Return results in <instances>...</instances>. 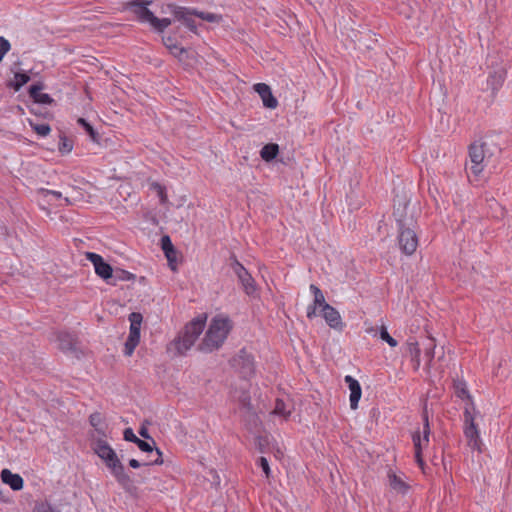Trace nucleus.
<instances>
[{"mask_svg": "<svg viewBox=\"0 0 512 512\" xmlns=\"http://www.w3.org/2000/svg\"><path fill=\"white\" fill-rule=\"evenodd\" d=\"M140 332L129 331V336L125 342L124 353L126 356H131L139 344Z\"/></svg>", "mask_w": 512, "mask_h": 512, "instance_id": "4be33fe9", "label": "nucleus"}, {"mask_svg": "<svg viewBox=\"0 0 512 512\" xmlns=\"http://www.w3.org/2000/svg\"><path fill=\"white\" fill-rule=\"evenodd\" d=\"M124 439L129 442L136 443V441L139 439L133 432L131 428H126L123 433Z\"/></svg>", "mask_w": 512, "mask_h": 512, "instance_id": "37998d69", "label": "nucleus"}, {"mask_svg": "<svg viewBox=\"0 0 512 512\" xmlns=\"http://www.w3.org/2000/svg\"><path fill=\"white\" fill-rule=\"evenodd\" d=\"M171 54H173L175 57H177L180 61L184 60V56L187 54L186 49L183 47H179L178 49H173V51H170Z\"/></svg>", "mask_w": 512, "mask_h": 512, "instance_id": "de8ad7c7", "label": "nucleus"}, {"mask_svg": "<svg viewBox=\"0 0 512 512\" xmlns=\"http://www.w3.org/2000/svg\"><path fill=\"white\" fill-rule=\"evenodd\" d=\"M505 79V73L503 70L495 71L490 74L487 83L491 87L492 91H497L503 84Z\"/></svg>", "mask_w": 512, "mask_h": 512, "instance_id": "393cba45", "label": "nucleus"}, {"mask_svg": "<svg viewBox=\"0 0 512 512\" xmlns=\"http://www.w3.org/2000/svg\"><path fill=\"white\" fill-rule=\"evenodd\" d=\"M129 465H130V467L136 469V468H139L141 466V463L138 460H136V459H131L129 461Z\"/></svg>", "mask_w": 512, "mask_h": 512, "instance_id": "5fc2aeb1", "label": "nucleus"}, {"mask_svg": "<svg viewBox=\"0 0 512 512\" xmlns=\"http://www.w3.org/2000/svg\"><path fill=\"white\" fill-rule=\"evenodd\" d=\"M139 434H140L143 438H145V439H151V437H150V435H149V433H148V430H147V428H145V427H141V428H140V430H139Z\"/></svg>", "mask_w": 512, "mask_h": 512, "instance_id": "603ef678", "label": "nucleus"}, {"mask_svg": "<svg viewBox=\"0 0 512 512\" xmlns=\"http://www.w3.org/2000/svg\"><path fill=\"white\" fill-rule=\"evenodd\" d=\"M254 90L259 94L263 101V105L270 109H275L278 105L277 99L273 96L271 88L265 83H257Z\"/></svg>", "mask_w": 512, "mask_h": 512, "instance_id": "ddd939ff", "label": "nucleus"}, {"mask_svg": "<svg viewBox=\"0 0 512 512\" xmlns=\"http://www.w3.org/2000/svg\"><path fill=\"white\" fill-rule=\"evenodd\" d=\"M478 417H480V412L476 409L474 402L466 403L463 412V433L467 440V445L472 450L481 453L483 443L477 423Z\"/></svg>", "mask_w": 512, "mask_h": 512, "instance_id": "39448f33", "label": "nucleus"}, {"mask_svg": "<svg viewBox=\"0 0 512 512\" xmlns=\"http://www.w3.org/2000/svg\"><path fill=\"white\" fill-rule=\"evenodd\" d=\"M234 362L243 377L249 378L254 374V358L245 349L240 350L238 355L234 358Z\"/></svg>", "mask_w": 512, "mask_h": 512, "instance_id": "9d476101", "label": "nucleus"}, {"mask_svg": "<svg viewBox=\"0 0 512 512\" xmlns=\"http://www.w3.org/2000/svg\"><path fill=\"white\" fill-rule=\"evenodd\" d=\"M172 23L170 18H157L155 15L151 18L150 25L158 32H163Z\"/></svg>", "mask_w": 512, "mask_h": 512, "instance_id": "a878e982", "label": "nucleus"}, {"mask_svg": "<svg viewBox=\"0 0 512 512\" xmlns=\"http://www.w3.org/2000/svg\"><path fill=\"white\" fill-rule=\"evenodd\" d=\"M163 43L169 49V51H173V49H178V45L174 42L173 38L170 36L164 37Z\"/></svg>", "mask_w": 512, "mask_h": 512, "instance_id": "49530a36", "label": "nucleus"}, {"mask_svg": "<svg viewBox=\"0 0 512 512\" xmlns=\"http://www.w3.org/2000/svg\"><path fill=\"white\" fill-rule=\"evenodd\" d=\"M323 317L326 323L332 328L336 330H342L343 322L339 312L329 304L324 305V309H322Z\"/></svg>", "mask_w": 512, "mask_h": 512, "instance_id": "4468645a", "label": "nucleus"}, {"mask_svg": "<svg viewBox=\"0 0 512 512\" xmlns=\"http://www.w3.org/2000/svg\"><path fill=\"white\" fill-rule=\"evenodd\" d=\"M94 451L105 462L117 482L124 489L130 488L132 480L125 472L123 464L111 446L106 441L100 439L94 443Z\"/></svg>", "mask_w": 512, "mask_h": 512, "instance_id": "20e7f679", "label": "nucleus"}, {"mask_svg": "<svg viewBox=\"0 0 512 512\" xmlns=\"http://www.w3.org/2000/svg\"><path fill=\"white\" fill-rule=\"evenodd\" d=\"M115 278L120 281H130L135 279V275L125 270H119L116 272Z\"/></svg>", "mask_w": 512, "mask_h": 512, "instance_id": "4c0bfd02", "label": "nucleus"}, {"mask_svg": "<svg viewBox=\"0 0 512 512\" xmlns=\"http://www.w3.org/2000/svg\"><path fill=\"white\" fill-rule=\"evenodd\" d=\"M77 123L84 128V130L89 134V136L91 137V139L93 141H97V138H98L97 132L84 118H78Z\"/></svg>", "mask_w": 512, "mask_h": 512, "instance_id": "2f4dec72", "label": "nucleus"}, {"mask_svg": "<svg viewBox=\"0 0 512 512\" xmlns=\"http://www.w3.org/2000/svg\"><path fill=\"white\" fill-rule=\"evenodd\" d=\"M344 381L348 385L350 390V407L351 409H356L358 407V402L362 395L361 386L359 382L350 375L345 376Z\"/></svg>", "mask_w": 512, "mask_h": 512, "instance_id": "2eb2a0df", "label": "nucleus"}, {"mask_svg": "<svg viewBox=\"0 0 512 512\" xmlns=\"http://www.w3.org/2000/svg\"><path fill=\"white\" fill-rule=\"evenodd\" d=\"M197 17L201 18L204 21L211 23H219L222 21V16L219 14H214L210 12H195Z\"/></svg>", "mask_w": 512, "mask_h": 512, "instance_id": "c756f323", "label": "nucleus"}, {"mask_svg": "<svg viewBox=\"0 0 512 512\" xmlns=\"http://www.w3.org/2000/svg\"><path fill=\"white\" fill-rule=\"evenodd\" d=\"M63 200L65 202V205H70L71 204L69 198L65 197V198H63Z\"/></svg>", "mask_w": 512, "mask_h": 512, "instance_id": "6e6d98bb", "label": "nucleus"}, {"mask_svg": "<svg viewBox=\"0 0 512 512\" xmlns=\"http://www.w3.org/2000/svg\"><path fill=\"white\" fill-rule=\"evenodd\" d=\"M43 86L41 84L32 85L29 89L30 97L38 104H51L53 99L47 93H42Z\"/></svg>", "mask_w": 512, "mask_h": 512, "instance_id": "6ab92c4d", "label": "nucleus"}, {"mask_svg": "<svg viewBox=\"0 0 512 512\" xmlns=\"http://www.w3.org/2000/svg\"><path fill=\"white\" fill-rule=\"evenodd\" d=\"M16 84L14 89L18 91L23 85L29 82L30 77L26 73H16L15 74Z\"/></svg>", "mask_w": 512, "mask_h": 512, "instance_id": "e433bc0d", "label": "nucleus"}, {"mask_svg": "<svg viewBox=\"0 0 512 512\" xmlns=\"http://www.w3.org/2000/svg\"><path fill=\"white\" fill-rule=\"evenodd\" d=\"M43 199L47 200L49 202V197H53L56 200L62 199V193L59 191L54 190H48L41 188L37 192Z\"/></svg>", "mask_w": 512, "mask_h": 512, "instance_id": "473e14b6", "label": "nucleus"}, {"mask_svg": "<svg viewBox=\"0 0 512 512\" xmlns=\"http://www.w3.org/2000/svg\"><path fill=\"white\" fill-rule=\"evenodd\" d=\"M231 267L237 275L244 292L249 296L254 295L256 292V284L250 273L236 258H233Z\"/></svg>", "mask_w": 512, "mask_h": 512, "instance_id": "6e6552de", "label": "nucleus"}, {"mask_svg": "<svg viewBox=\"0 0 512 512\" xmlns=\"http://www.w3.org/2000/svg\"><path fill=\"white\" fill-rule=\"evenodd\" d=\"M152 3L150 0H131L126 4V7H135V6H149Z\"/></svg>", "mask_w": 512, "mask_h": 512, "instance_id": "a18cd8bd", "label": "nucleus"}, {"mask_svg": "<svg viewBox=\"0 0 512 512\" xmlns=\"http://www.w3.org/2000/svg\"><path fill=\"white\" fill-rule=\"evenodd\" d=\"M167 9L175 20L182 22L193 33H197V26L190 10L180 6H167Z\"/></svg>", "mask_w": 512, "mask_h": 512, "instance_id": "9b49d317", "label": "nucleus"}, {"mask_svg": "<svg viewBox=\"0 0 512 512\" xmlns=\"http://www.w3.org/2000/svg\"><path fill=\"white\" fill-rule=\"evenodd\" d=\"M455 389H456L455 393H456L457 397L462 398V399L466 398L467 403H470V401H473L472 397L470 396L464 383H461V382L457 383L455 385Z\"/></svg>", "mask_w": 512, "mask_h": 512, "instance_id": "7c9ffc66", "label": "nucleus"}, {"mask_svg": "<svg viewBox=\"0 0 512 512\" xmlns=\"http://www.w3.org/2000/svg\"><path fill=\"white\" fill-rule=\"evenodd\" d=\"M86 259L89 260L95 269V273L104 280L112 278L113 269L110 264L104 261L103 257L94 252H86Z\"/></svg>", "mask_w": 512, "mask_h": 512, "instance_id": "1a4fd4ad", "label": "nucleus"}, {"mask_svg": "<svg viewBox=\"0 0 512 512\" xmlns=\"http://www.w3.org/2000/svg\"><path fill=\"white\" fill-rule=\"evenodd\" d=\"M394 216L398 223V244L406 255H412L418 246V237L415 232L416 220L409 210V203L400 201L394 210Z\"/></svg>", "mask_w": 512, "mask_h": 512, "instance_id": "f257e3e1", "label": "nucleus"}, {"mask_svg": "<svg viewBox=\"0 0 512 512\" xmlns=\"http://www.w3.org/2000/svg\"><path fill=\"white\" fill-rule=\"evenodd\" d=\"M206 315H200L187 323L183 331L167 346L174 357L184 355L196 342L206 325Z\"/></svg>", "mask_w": 512, "mask_h": 512, "instance_id": "f03ea898", "label": "nucleus"}, {"mask_svg": "<svg viewBox=\"0 0 512 512\" xmlns=\"http://www.w3.org/2000/svg\"><path fill=\"white\" fill-rule=\"evenodd\" d=\"M380 338L387 342V344L390 346V347H396L398 342L390 336V334L388 333L387 331V328L382 325L381 328H380Z\"/></svg>", "mask_w": 512, "mask_h": 512, "instance_id": "c9c22d12", "label": "nucleus"}, {"mask_svg": "<svg viewBox=\"0 0 512 512\" xmlns=\"http://www.w3.org/2000/svg\"><path fill=\"white\" fill-rule=\"evenodd\" d=\"M29 123L32 129L40 136H47L51 131V128L48 124H35L32 121H29Z\"/></svg>", "mask_w": 512, "mask_h": 512, "instance_id": "f704fd0d", "label": "nucleus"}, {"mask_svg": "<svg viewBox=\"0 0 512 512\" xmlns=\"http://www.w3.org/2000/svg\"><path fill=\"white\" fill-rule=\"evenodd\" d=\"M469 158L470 164L469 166H466V170L468 173H471L478 178L486 166L484 145L476 143L472 144L469 148Z\"/></svg>", "mask_w": 512, "mask_h": 512, "instance_id": "0eeeda50", "label": "nucleus"}, {"mask_svg": "<svg viewBox=\"0 0 512 512\" xmlns=\"http://www.w3.org/2000/svg\"><path fill=\"white\" fill-rule=\"evenodd\" d=\"M273 414L281 416L286 419L290 415V410L287 409L286 404L283 400L277 399L273 410Z\"/></svg>", "mask_w": 512, "mask_h": 512, "instance_id": "c85d7f7f", "label": "nucleus"}, {"mask_svg": "<svg viewBox=\"0 0 512 512\" xmlns=\"http://www.w3.org/2000/svg\"><path fill=\"white\" fill-rule=\"evenodd\" d=\"M10 49V42L5 37L0 36V55L4 58V56L10 51Z\"/></svg>", "mask_w": 512, "mask_h": 512, "instance_id": "58836bf2", "label": "nucleus"}, {"mask_svg": "<svg viewBox=\"0 0 512 512\" xmlns=\"http://www.w3.org/2000/svg\"><path fill=\"white\" fill-rule=\"evenodd\" d=\"M1 479L3 483L8 484L13 490H20L23 487L22 477L18 474L12 473L8 469L2 470Z\"/></svg>", "mask_w": 512, "mask_h": 512, "instance_id": "a211bd4d", "label": "nucleus"}, {"mask_svg": "<svg viewBox=\"0 0 512 512\" xmlns=\"http://www.w3.org/2000/svg\"><path fill=\"white\" fill-rule=\"evenodd\" d=\"M140 21L151 23L154 14L148 9V6L127 7Z\"/></svg>", "mask_w": 512, "mask_h": 512, "instance_id": "412c9836", "label": "nucleus"}, {"mask_svg": "<svg viewBox=\"0 0 512 512\" xmlns=\"http://www.w3.org/2000/svg\"><path fill=\"white\" fill-rule=\"evenodd\" d=\"M318 307H319V306L314 305V304H311V305H309V306H308V308H307V317H308L309 319H312V318H314V317L316 316V314H317V308H318Z\"/></svg>", "mask_w": 512, "mask_h": 512, "instance_id": "3c124183", "label": "nucleus"}, {"mask_svg": "<svg viewBox=\"0 0 512 512\" xmlns=\"http://www.w3.org/2000/svg\"><path fill=\"white\" fill-rule=\"evenodd\" d=\"M153 186L157 190V193L161 199V202L165 203L167 201V196H166L164 188L159 184H154Z\"/></svg>", "mask_w": 512, "mask_h": 512, "instance_id": "09e8293b", "label": "nucleus"}, {"mask_svg": "<svg viewBox=\"0 0 512 512\" xmlns=\"http://www.w3.org/2000/svg\"><path fill=\"white\" fill-rule=\"evenodd\" d=\"M430 425L427 412L423 413V427L412 434V441L415 448V458L419 466H423L422 450L428 446L430 437Z\"/></svg>", "mask_w": 512, "mask_h": 512, "instance_id": "423d86ee", "label": "nucleus"}, {"mask_svg": "<svg viewBox=\"0 0 512 512\" xmlns=\"http://www.w3.org/2000/svg\"><path fill=\"white\" fill-rule=\"evenodd\" d=\"M232 322L228 317L215 316L210 321L208 329L198 346V350L203 353H211L218 350L225 342L228 334L232 330Z\"/></svg>", "mask_w": 512, "mask_h": 512, "instance_id": "7ed1b4c3", "label": "nucleus"}, {"mask_svg": "<svg viewBox=\"0 0 512 512\" xmlns=\"http://www.w3.org/2000/svg\"><path fill=\"white\" fill-rule=\"evenodd\" d=\"M279 153V146L274 143L266 144L260 151L261 158L266 161L270 162L273 159L276 158V156Z\"/></svg>", "mask_w": 512, "mask_h": 512, "instance_id": "5701e85b", "label": "nucleus"}, {"mask_svg": "<svg viewBox=\"0 0 512 512\" xmlns=\"http://www.w3.org/2000/svg\"><path fill=\"white\" fill-rule=\"evenodd\" d=\"M239 401L241 402L242 406L247 408L248 410L251 408L250 397L248 394L243 393L242 396L239 398Z\"/></svg>", "mask_w": 512, "mask_h": 512, "instance_id": "8fccbe9b", "label": "nucleus"}, {"mask_svg": "<svg viewBox=\"0 0 512 512\" xmlns=\"http://www.w3.org/2000/svg\"><path fill=\"white\" fill-rule=\"evenodd\" d=\"M155 453L156 458L144 463V465H161L163 463L162 452L158 448H155Z\"/></svg>", "mask_w": 512, "mask_h": 512, "instance_id": "79ce46f5", "label": "nucleus"}, {"mask_svg": "<svg viewBox=\"0 0 512 512\" xmlns=\"http://www.w3.org/2000/svg\"><path fill=\"white\" fill-rule=\"evenodd\" d=\"M167 6H175L174 4H163L161 5L160 13L161 14H170V11L167 9Z\"/></svg>", "mask_w": 512, "mask_h": 512, "instance_id": "864d4df0", "label": "nucleus"}, {"mask_svg": "<svg viewBox=\"0 0 512 512\" xmlns=\"http://www.w3.org/2000/svg\"><path fill=\"white\" fill-rule=\"evenodd\" d=\"M162 250L170 264L176 261L177 252L170 240V237L165 235L161 238Z\"/></svg>", "mask_w": 512, "mask_h": 512, "instance_id": "aec40b11", "label": "nucleus"}, {"mask_svg": "<svg viewBox=\"0 0 512 512\" xmlns=\"http://www.w3.org/2000/svg\"><path fill=\"white\" fill-rule=\"evenodd\" d=\"M129 321H130V331L140 332L141 324L143 321V317H142L141 313L132 312L129 315Z\"/></svg>", "mask_w": 512, "mask_h": 512, "instance_id": "cd10ccee", "label": "nucleus"}, {"mask_svg": "<svg viewBox=\"0 0 512 512\" xmlns=\"http://www.w3.org/2000/svg\"><path fill=\"white\" fill-rule=\"evenodd\" d=\"M135 444L143 452H153L154 450L153 446L150 443L141 439H138Z\"/></svg>", "mask_w": 512, "mask_h": 512, "instance_id": "a19ab883", "label": "nucleus"}, {"mask_svg": "<svg viewBox=\"0 0 512 512\" xmlns=\"http://www.w3.org/2000/svg\"><path fill=\"white\" fill-rule=\"evenodd\" d=\"M90 424L95 428V431L102 436L106 435V425L103 417L99 412H95L89 417Z\"/></svg>", "mask_w": 512, "mask_h": 512, "instance_id": "b1692460", "label": "nucleus"}, {"mask_svg": "<svg viewBox=\"0 0 512 512\" xmlns=\"http://www.w3.org/2000/svg\"><path fill=\"white\" fill-rule=\"evenodd\" d=\"M406 354L410 357L413 362V367L415 370H418L421 364L420 361V347L418 342L414 338H409L405 344Z\"/></svg>", "mask_w": 512, "mask_h": 512, "instance_id": "f3484780", "label": "nucleus"}, {"mask_svg": "<svg viewBox=\"0 0 512 512\" xmlns=\"http://www.w3.org/2000/svg\"><path fill=\"white\" fill-rule=\"evenodd\" d=\"M429 345L425 348V358L427 359V366L430 367L432 360L434 358V350L436 347L435 340L433 338H429Z\"/></svg>", "mask_w": 512, "mask_h": 512, "instance_id": "72a5a7b5", "label": "nucleus"}, {"mask_svg": "<svg viewBox=\"0 0 512 512\" xmlns=\"http://www.w3.org/2000/svg\"><path fill=\"white\" fill-rule=\"evenodd\" d=\"M388 484L390 488L398 494H406L409 490V485L405 482L401 475L396 474L392 470L387 475Z\"/></svg>", "mask_w": 512, "mask_h": 512, "instance_id": "dca6fc26", "label": "nucleus"}, {"mask_svg": "<svg viewBox=\"0 0 512 512\" xmlns=\"http://www.w3.org/2000/svg\"><path fill=\"white\" fill-rule=\"evenodd\" d=\"M72 144L65 138L62 137L59 143V151L61 153H69L72 150Z\"/></svg>", "mask_w": 512, "mask_h": 512, "instance_id": "ea45409f", "label": "nucleus"}, {"mask_svg": "<svg viewBox=\"0 0 512 512\" xmlns=\"http://www.w3.org/2000/svg\"><path fill=\"white\" fill-rule=\"evenodd\" d=\"M259 465L262 468L263 472L265 473L266 477L268 478L270 476V467L267 459L265 457H260Z\"/></svg>", "mask_w": 512, "mask_h": 512, "instance_id": "c03bdc74", "label": "nucleus"}, {"mask_svg": "<svg viewBox=\"0 0 512 512\" xmlns=\"http://www.w3.org/2000/svg\"><path fill=\"white\" fill-rule=\"evenodd\" d=\"M58 348L65 353H71L76 357L79 356V349L77 347V338L67 332H57L55 334Z\"/></svg>", "mask_w": 512, "mask_h": 512, "instance_id": "f8f14e48", "label": "nucleus"}, {"mask_svg": "<svg viewBox=\"0 0 512 512\" xmlns=\"http://www.w3.org/2000/svg\"><path fill=\"white\" fill-rule=\"evenodd\" d=\"M31 112L35 113V114H38L39 113V110H36V108H31L30 109Z\"/></svg>", "mask_w": 512, "mask_h": 512, "instance_id": "4d7b16f0", "label": "nucleus"}, {"mask_svg": "<svg viewBox=\"0 0 512 512\" xmlns=\"http://www.w3.org/2000/svg\"><path fill=\"white\" fill-rule=\"evenodd\" d=\"M310 291L314 295L313 304L319 306L321 308V310L324 309V305L327 303L325 301V297H324L322 291L314 284L310 285Z\"/></svg>", "mask_w": 512, "mask_h": 512, "instance_id": "bb28decb", "label": "nucleus"}]
</instances>
